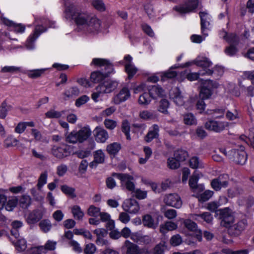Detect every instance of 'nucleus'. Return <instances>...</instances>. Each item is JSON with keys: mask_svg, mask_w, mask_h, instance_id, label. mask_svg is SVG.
<instances>
[{"mask_svg": "<svg viewBox=\"0 0 254 254\" xmlns=\"http://www.w3.org/2000/svg\"><path fill=\"white\" fill-rule=\"evenodd\" d=\"M65 17L66 19H74L78 26H83L84 30L88 33L98 31L101 26V21L96 17L91 16L87 12L80 9L68 6L65 10Z\"/></svg>", "mask_w": 254, "mask_h": 254, "instance_id": "f257e3e1", "label": "nucleus"}, {"mask_svg": "<svg viewBox=\"0 0 254 254\" xmlns=\"http://www.w3.org/2000/svg\"><path fill=\"white\" fill-rule=\"evenodd\" d=\"M91 64L101 68V71H95L91 74L90 79L94 83L101 82L114 72L113 65L108 60L94 58L92 60Z\"/></svg>", "mask_w": 254, "mask_h": 254, "instance_id": "f03ea898", "label": "nucleus"}, {"mask_svg": "<svg viewBox=\"0 0 254 254\" xmlns=\"http://www.w3.org/2000/svg\"><path fill=\"white\" fill-rule=\"evenodd\" d=\"M40 20L41 21L40 23L41 25L36 26L34 33L31 35L27 40L26 45L28 49L31 50L34 48L35 41L41 33L46 31L47 29L44 26L48 24L49 27H54L53 26L54 22L45 18L40 19Z\"/></svg>", "mask_w": 254, "mask_h": 254, "instance_id": "7ed1b4c3", "label": "nucleus"}, {"mask_svg": "<svg viewBox=\"0 0 254 254\" xmlns=\"http://www.w3.org/2000/svg\"><path fill=\"white\" fill-rule=\"evenodd\" d=\"M228 158L237 164L244 165L247 160L245 147L241 146L239 149H233L228 151Z\"/></svg>", "mask_w": 254, "mask_h": 254, "instance_id": "20e7f679", "label": "nucleus"}, {"mask_svg": "<svg viewBox=\"0 0 254 254\" xmlns=\"http://www.w3.org/2000/svg\"><path fill=\"white\" fill-rule=\"evenodd\" d=\"M195 64L200 67L199 70V74L201 76L211 75L213 73L212 69L210 67L212 65V63L206 57H197L194 61Z\"/></svg>", "mask_w": 254, "mask_h": 254, "instance_id": "39448f33", "label": "nucleus"}, {"mask_svg": "<svg viewBox=\"0 0 254 254\" xmlns=\"http://www.w3.org/2000/svg\"><path fill=\"white\" fill-rule=\"evenodd\" d=\"M112 176L121 181L122 186L125 187L129 191H133L135 189V185L133 182V177L127 174L112 173Z\"/></svg>", "mask_w": 254, "mask_h": 254, "instance_id": "423d86ee", "label": "nucleus"}, {"mask_svg": "<svg viewBox=\"0 0 254 254\" xmlns=\"http://www.w3.org/2000/svg\"><path fill=\"white\" fill-rule=\"evenodd\" d=\"M219 219L221 220V226L226 228L233 224L235 221L234 214L232 210L228 208L220 210Z\"/></svg>", "mask_w": 254, "mask_h": 254, "instance_id": "0eeeda50", "label": "nucleus"}, {"mask_svg": "<svg viewBox=\"0 0 254 254\" xmlns=\"http://www.w3.org/2000/svg\"><path fill=\"white\" fill-rule=\"evenodd\" d=\"M217 83L212 80H206L203 83L200 91L199 96L202 99H208L212 95L214 88H217Z\"/></svg>", "mask_w": 254, "mask_h": 254, "instance_id": "6e6552de", "label": "nucleus"}, {"mask_svg": "<svg viewBox=\"0 0 254 254\" xmlns=\"http://www.w3.org/2000/svg\"><path fill=\"white\" fill-rule=\"evenodd\" d=\"M230 177L227 174H223L213 179L211 182V187L216 191H219L222 188L228 187Z\"/></svg>", "mask_w": 254, "mask_h": 254, "instance_id": "1a4fd4ad", "label": "nucleus"}, {"mask_svg": "<svg viewBox=\"0 0 254 254\" xmlns=\"http://www.w3.org/2000/svg\"><path fill=\"white\" fill-rule=\"evenodd\" d=\"M247 225V221L243 219L236 224H231L228 228V233L232 237H238L241 234Z\"/></svg>", "mask_w": 254, "mask_h": 254, "instance_id": "9d476101", "label": "nucleus"}, {"mask_svg": "<svg viewBox=\"0 0 254 254\" xmlns=\"http://www.w3.org/2000/svg\"><path fill=\"white\" fill-rule=\"evenodd\" d=\"M198 0H186L185 2L174 9L181 14H185L193 11L198 6Z\"/></svg>", "mask_w": 254, "mask_h": 254, "instance_id": "9b49d317", "label": "nucleus"}, {"mask_svg": "<svg viewBox=\"0 0 254 254\" xmlns=\"http://www.w3.org/2000/svg\"><path fill=\"white\" fill-rule=\"evenodd\" d=\"M51 153L56 157L61 159L69 155L70 151L69 146L63 144L61 146L53 145Z\"/></svg>", "mask_w": 254, "mask_h": 254, "instance_id": "f8f14e48", "label": "nucleus"}, {"mask_svg": "<svg viewBox=\"0 0 254 254\" xmlns=\"http://www.w3.org/2000/svg\"><path fill=\"white\" fill-rule=\"evenodd\" d=\"M122 207L125 212L132 214L137 213L140 209L138 202L134 199H126L124 202Z\"/></svg>", "mask_w": 254, "mask_h": 254, "instance_id": "ddd939ff", "label": "nucleus"}, {"mask_svg": "<svg viewBox=\"0 0 254 254\" xmlns=\"http://www.w3.org/2000/svg\"><path fill=\"white\" fill-rule=\"evenodd\" d=\"M119 83L115 80H107L98 86L100 92L104 94L110 93L114 91L118 87Z\"/></svg>", "mask_w": 254, "mask_h": 254, "instance_id": "4468645a", "label": "nucleus"}, {"mask_svg": "<svg viewBox=\"0 0 254 254\" xmlns=\"http://www.w3.org/2000/svg\"><path fill=\"white\" fill-rule=\"evenodd\" d=\"M164 202L166 205L177 208L181 207L182 204L180 197L176 193H170L166 195L164 198Z\"/></svg>", "mask_w": 254, "mask_h": 254, "instance_id": "2eb2a0df", "label": "nucleus"}, {"mask_svg": "<svg viewBox=\"0 0 254 254\" xmlns=\"http://www.w3.org/2000/svg\"><path fill=\"white\" fill-rule=\"evenodd\" d=\"M226 124L222 122H218L214 120H209L205 124V128L209 130L215 132H220L225 127Z\"/></svg>", "mask_w": 254, "mask_h": 254, "instance_id": "dca6fc26", "label": "nucleus"}, {"mask_svg": "<svg viewBox=\"0 0 254 254\" xmlns=\"http://www.w3.org/2000/svg\"><path fill=\"white\" fill-rule=\"evenodd\" d=\"M130 97L129 90L126 87H123L113 98L114 103L119 105L121 103L126 101Z\"/></svg>", "mask_w": 254, "mask_h": 254, "instance_id": "f3484780", "label": "nucleus"}, {"mask_svg": "<svg viewBox=\"0 0 254 254\" xmlns=\"http://www.w3.org/2000/svg\"><path fill=\"white\" fill-rule=\"evenodd\" d=\"M94 132L95 140L98 142L104 143L109 138L107 131L101 127H97Z\"/></svg>", "mask_w": 254, "mask_h": 254, "instance_id": "a211bd4d", "label": "nucleus"}, {"mask_svg": "<svg viewBox=\"0 0 254 254\" xmlns=\"http://www.w3.org/2000/svg\"><path fill=\"white\" fill-rule=\"evenodd\" d=\"M42 217V212L39 209H35L29 213L26 222L28 224H34L39 222Z\"/></svg>", "mask_w": 254, "mask_h": 254, "instance_id": "6ab92c4d", "label": "nucleus"}, {"mask_svg": "<svg viewBox=\"0 0 254 254\" xmlns=\"http://www.w3.org/2000/svg\"><path fill=\"white\" fill-rule=\"evenodd\" d=\"M94 160L89 164L90 167L96 168L98 164H102L105 161V154L102 150H98L94 152Z\"/></svg>", "mask_w": 254, "mask_h": 254, "instance_id": "aec40b11", "label": "nucleus"}, {"mask_svg": "<svg viewBox=\"0 0 254 254\" xmlns=\"http://www.w3.org/2000/svg\"><path fill=\"white\" fill-rule=\"evenodd\" d=\"M7 238L11 242L18 252L24 251L27 248V242L24 239H20L17 241L13 240L9 235H7Z\"/></svg>", "mask_w": 254, "mask_h": 254, "instance_id": "412c9836", "label": "nucleus"}, {"mask_svg": "<svg viewBox=\"0 0 254 254\" xmlns=\"http://www.w3.org/2000/svg\"><path fill=\"white\" fill-rule=\"evenodd\" d=\"M149 95L152 99H156L163 96V90L158 85L149 86L148 88Z\"/></svg>", "mask_w": 254, "mask_h": 254, "instance_id": "4be33fe9", "label": "nucleus"}, {"mask_svg": "<svg viewBox=\"0 0 254 254\" xmlns=\"http://www.w3.org/2000/svg\"><path fill=\"white\" fill-rule=\"evenodd\" d=\"M123 249L125 250L126 254H137L139 246L129 240H126Z\"/></svg>", "mask_w": 254, "mask_h": 254, "instance_id": "5701e85b", "label": "nucleus"}, {"mask_svg": "<svg viewBox=\"0 0 254 254\" xmlns=\"http://www.w3.org/2000/svg\"><path fill=\"white\" fill-rule=\"evenodd\" d=\"M142 223L144 226L152 229H155L158 225V222H155L149 214H146L143 216Z\"/></svg>", "mask_w": 254, "mask_h": 254, "instance_id": "b1692460", "label": "nucleus"}, {"mask_svg": "<svg viewBox=\"0 0 254 254\" xmlns=\"http://www.w3.org/2000/svg\"><path fill=\"white\" fill-rule=\"evenodd\" d=\"M80 143L86 140L91 134V130L88 127H84L77 131Z\"/></svg>", "mask_w": 254, "mask_h": 254, "instance_id": "393cba45", "label": "nucleus"}, {"mask_svg": "<svg viewBox=\"0 0 254 254\" xmlns=\"http://www.w3.org/2000/svg\"><path fill=\"white\" fill-rule=\"evenodd\" d=\"M177 228V225L173 222L167 221L165 224H162L160 226V232L163 234H165L168 231H173Z\"/></svg>", "mask_w": 254, "mask_h": 254, "instance_id": "a878e982", "label": "nucleus"}, {"mask_svg": "<svg viewBox=\"0 0 254 254\" xmlns=\"http://www.w3.org/2000/svg\"><path fill=\"white\" fill-rule=\"evenodd\" d=\"M173 95L174 96L172 97V98L177 105L182 106L184 104V97L181 95V91L178 88L174 89Z\"/></svg>", "mask_w": 254, "mask_h": 254, "instance_id": "bb28decb", "label": "nucleus"}, {"mask_svg": "<svg viewBox=\"0 0 254 254\" xmlns=\"http://www.w3.org/2000/svg\"><path fill=\"white\" fill-rule=\"evenodd\" d=\"M159 132V127L157 125L153 126V129L149 130L145 137L146 142H149L153 139L158 137Z\"/></svg>", "mask_w": 254, "mask_h": 254, "instance_id": "cd10ccee", "label": "nucleus"}, {"mask_svg": "<svg viewBox=\"0 0 254 254\" xmlns=\"http://www.w3.org/2000/svg\"><path fill=\"white\" fill-rule=\"evenodd\" d=\"M65 113L64 110L58 111L54 109H51L45 113V116L48 119H60L63 115L65 114Z\"/></svg>", "mask_w": 254, "mask_h": 254, "instance_id": "c85d7f7f", "label": "nucleus"}, {"mask_svg": "<svg viewBox=\"0 0 254 254\" xmlns=\"http://www.w3.org/2000/svg\"><path fill=\"white\" fill-rule=\"evenodd\" d=\"M65 141L68 143L72 144H75L77 142L80 143V140L77 131L73 130L68 134L66 135Z\"/></svg>", "mask_w": 254, "mask_h": 254, "instance_id": "c756f323", "label": "nucleus"}, {"mask_svg": "<svg viewBox=\"0 0 254 254\" xmlns=\"http://www.w3.org/2000/svg\"><path fill=\"white\" fill-rule=\"evenodd\" d=\"M193 218L195 220H197V217H200L209 224H212L213 220L212 215L208 212H205L200 214H195Z\"/></svg>", "mask_w": 254, "mask_h": 254, "instance_id": "7c9ffc66", "label": "nucleus"}, {"mask_svg": "<svg viewBox=\"0 0 254 254\" xmlns=\"http://www.w3.org/2000/svg\"><path fill=\"white\" fill-rule=\"evenodd\" d=\"M183 120L185 124L189 126L196 125L197 120L195 116L191 113L185 114L183 116Z\"/></svg>", "mask_w": 254, "mask_h": 254, "instance_id": "2f4dec72", "label": "nucleus"}, {"mask_svg": "<svg viewBox=\"0 0 254 254\" xmlns=\"http://www.w3.org/2000/svg\"><path fill=\"white\" fill-rule=\"evenodd\" d=\"M190 65V63H186L185 64H184V65H179H179H177V66L174 65V66L171 67L170 68V69L168 70V71L165 72L164 73L163 77H166L167 78H174L177 76V73L176 71L172 70L173 69L177 68H178L179 67H184L186 66H188Z\"/></svg>", "mask_w": 254, "mask_h": 254, "instance_id": "473e14b6", "label": "nucleus"}, {"mask_svg": "<svg viewBox=\"0 0 254 254\" xmlns=\"http://www.w3.org/2000/svg\"><path fill=\"white\" fill-rule=\"evenodd\" d=\"M121 148V145L119 143L114 142L108 145L107 147L106 150L108 153L110 155H115L117 154Z\"/></svg>", "mask_w": 254, "mask_h": 254, "instance_id": "72a5a7b5", "label": "nucleus"}, {"mask_svg": "<svg viewBox=\"0 0 254 254\" xmlns=\"http://www.w3.org/2000/svg\"><path fill=\"white\" fill-rule=\"evenodd\" d=\"M39 226L41 230L44 233L50 231L52 227V223L49 219L42 220L39 223Z\"/></svg>", "mask_w": 254, "mask_h": 254, "instance_id": "f704fd0d", "label": "nucleus"}, {"mask_svg": "<svg viewBox=\"0 0 254 254\" xmlns=\"http://www.w3.org/2000/svg\"><path fill=\"white\" fill-rule=\"evenodd\" d=\"M11 107L7 104L5 101H4L0 106V119H4L6 118L7 112L10 110Z\"/></svg>", "mask_w": 254, "mask_h": 254, "instance_id": "c9c22d12", "label": "nucleus"}, {"mask_svg": "<svg viewBox=\"0 0 254 254\" xmlns=\"http://www.w3.org/2000/svg\"><path fill=\"white\" fill-rule=\"evenodd\" d=\"M5 24L12 27L13 30L17 33H23L25 29V26L21 24H15L9 20L6 21Z\"/></svg>", "mask_w": 254, "mask_h": 254, "instance_id": "e433bc0d", "label": "nucleus"}, {"mask_svg": "<svg viewBox=\"0 0 254 254\" xmlns=\"http://www.w3.org/2000/svg\"><path fill=\"white\" fill-rule=\"evenodd\" d=\"M71 213L73 217L78 220H81L84 216V213L78 205H74L71 208Z\"/></svg>", "mask_w": 254, "mask_h": 254, "instance_id": "4c0bfd02", "label": "nucleus"}, {"mask_svg": "<svg viewBox=\"0 0 254 254\" xmlns=\"http://www.w3.org/2000/svg\"><path fill=\"white\" fill-rule=\"evenodd\" d=\"M125 70L129 79H131L137 71V69L131 63H126Z\"/></svg>", "mask_w": 254, "mask_h": 254, "instance_id": "58836bf2", "label": "nucleus"}, {"mask_svg": "<svg viewBox=\"0 0 254 254\" xmlns=\"http://www.w3.org/2000/svg\"><path fill=\"white\" fill-rule=\"evenodd\" d=\"M188 156V152L182 149H178L174 152V156L180 162L185 161Z\"/></svg>", "mask_w": 254, "mask_h": 254, "instance_id": "ea45409f", "label": "nucleus"}, {"mask_svg": "<svg viewBox=\"0 0 254 254\" xmlns=\"http://www.w3.org/2000/svg\"><path fill=\"white\" fill-rule=\"evenodd\" d=\"M199 174L195 171L189 180V186L192 189H196L197 187V182L199 179Z\"/></svg>", "mask_w": 254, "mask_h": 254, "instance_id": "a19ab883", "label": "nucleus"}, {"mask_svg": "<svg viewBox=\"0 0 254 254\" xmlns=\"http://www.w3.org/2000/svg\"><path fill=\"white\" fill-rule=\"evenodd\" d=\"M61 190L64 194L70 196L72 198H74L76 196L75 193V190L73 188L68 187L67 185H63L61 186Z\"/></svg>", "mask_w": 254, "mask_h": 254, "instance_id": "79ce46f5", "label": "nucleus"}, {"mask_svg": "<svg viewBox=\"0 0 254 254\" xmlns=\"http://www.w3.org/2000/svg\"><path fill=\"white\" fill-rule=\"evenodd\" d=\"M130 128L129 122L127 120L124 121L122 125V130L126 136L127 139L129 140H131L129 134Z\"/></svg>", "mask_w": 254, "mask_h": 254, "instance_id": "37998d69", "label": "nucleus"}, {"mask_svg": "<svg viewBox=\"0 0 254 254\" xmlns=\"http://www.w3.org/2000/svg\"><path fill=\"white\" fill-rule=\"evenodd\" d=\"M167 248V246L165 242L162 241L155 246L153 249L154 254H163L165 250Z\"/></svg>", "mask_w": 254, "mask_h": 254, "instance_id": "c03bdc74", "label": "nucleus"}, {"mask_svg": "<svg viewBox=\"0 0 254 254\" xmlns=\"http://www.w3.org/2000/svg\"><path fill=\"white\" fill-rule=\"evenodd\" d=\"M18 142V140L14 138L13 136L10 135L7 137L4 140V145L6 148L12 146H16Z\"/></svg>", "mask_w": 254, "mask_h": 254, "instance_id": "a18cd8bd", "label": "nucleus"}, {"mask_svg": "<svg viewBox=\"0 0 254 254\" xmlns=\"http://www.w3.org/2000/svg\"><path fill=\"white\" fill-rule=\"evenodd\" d=\"M151 100V98L150 97L149 93L144 92L140 95L138 99V103L141 105H146L150 103Z\"/></svg>", "mask_w": 254, "mask_h": 254, "instance_id": "49530a36", "label": "nucleus"}, {"mask_svg": "<svg viewBox=\"0 0 254 254\" xmlns=\"http://www.w3.org/2000/svg\"><path fill=\"white\" fill-rule=\"evenodd\" d=\"M226 41L229 43L230 45L236 46L239 43V38L237 35L231 33L228 35Z\"/></svg>", "mask_w": 254, "mask_h": 254, "instance_id": "de8ad7c7", "label": "nucleus"}, {"mask_svg": "<svg viewBox=\"0 0 254 254\" xmlns=\"http://www.w3.org/2000/svg\"><path fill=\"white\" fill-rule=\"evenodd\" d=\"M20 206L24 209L28 208L31 204V198L29 195H24L20 199Z\"/></svg>", "mask_w": 254, "mask_h": 254, "instance_id": "09e8293b", "label": "nucleus"}, {"mask_svg": "<svg viewBox=\"0 0 254 254\" xmlns=\"http://www.w3.org/2000/svg\"><path fill=\"white\" fill-rule=\"evenodd\" d=\"M100 213V208L93 205L89 206L87 211V213L89 216L94 217L99 216Z\"/></svg>", "mask_w": 254, "mask_h": 254, "instance_id": "8fccbe9b", "label": "nucleus"}, {"mask_svg": "<svg viewBox=\"0 0 254 254\" xmlns=\"http://www.w3.org/2000/svg\"><path fill=\"white\" fill-rule=\"evenodd\" d=\"M190 166L193 169L202 168L203 165L197 157H193L190 160Z\"/></svg>", "mask_w": 254, "mask_h": 254, "instance_id": "3c124183", "label": "nucleus"}, {"mask_svg": "<svg viewBox=\"0 0 254 254\" xmlns=\"http://www.w3.org/2000/svg\"><path fill=\"white\" fill-rule=\"evenodd\" d=\"M185 226L190 231L195 232L197 230V224L190 219H186L184 221Z\"/></svg>", "mask_w": 254, "mask_h": 254, "instance_id": "603ef678", "label": "nucleus"}, {"mask_svg": "<svg viewBox=\"0 0 254 254\" xmlns=\"http://www.w3.org/2000/svg\"><path fill=\"white\" fill-rule=\"evenodd\" d=\"M146 128L144 124L135 123L132 125V130L133 132L142 134Z\"/></svg>", "mask_w": 254, "mask_h": 254, "instance_id": "864d4df0", "label": "nucleus"}, {"mask_svg": "<svg viewBox=\"0 0 254 254\" xmlns=\"http://www.w3.org/2000/svg\"><path fill=\"white\" fill-rule=\"evenodd\" d=\"M139 117L143 120H148L155 118V116L153 112L144 110L140 112Z\"/></svg>", "mask_w": 254, "mask_h": 254, "instance_id": "5fc2aeb1", "label": "nucleus"}, {"mask_svg": "<svg viewBox=\"0 0 254 254\" xmlns=\"http://www.w3.org/2000/svg\"><path fill=\"white\" fill-rule=\"evenodd\" d=\"M180 162L175 157L169 158L167 162L168 166L171 169H177L180 166Z\"/></svg>", "mask_w": 254, "mask_h": 254, "instance_id": "6e6d98bb", "label": "nucleus"}, {"mask_svg": "<svg viewBox=\"0 0 254 254\" xmlns=\"http://www.w3.org/2000/svg\"><path fill=\"white\" fill-rule=\"evenodd\" d=\"M79 90L76 87H73L65 91L64 95L67 98H71L78 96L79 94Z\"/></svg>", "mask_w": 254, "mask_h": 254, "instance_id": "4d7b16f0", "label": "nucleus"}, {"mask_svg": "<svg viewBox=\"0 0 254 254\" xmlns=\"http://www.w3.org/2000/svg\"><path fill=\"white\" fill-rule=\"evenodd\" d=\"M169 106V103L166 99H162L160 102L158 111L164 114H168L167 109Z\"/></svg>", "mask_w": 254, "mask_h": 254, "instance_id": "13d9d810", "label": "nucleus"}, {"mask_svg": "<svg viewBox=\"0 0 254 254\" xmlns=\"http://www.w3.org/2000/svg\"><path fill=\"white\" fill-rule=\"evenodd\" d=\"M57 246V242L54 241L48 240L47 241L44 246H43V248L44 249L45 254L48 251H54L55 250Z\"/></svg>", "mask_w": 254, "mask_h": 254, "instance_id": "bf43d9fd", "label": "nucleus"}, {"mask_svg": "<svg viewBox=\"0 0 254 254\" xmlns=\"http://www.w3.org/2000/svg\"><path fill=\"white\" fill-rule=\"evenodd\" d=\"M48 174L46 172L42 173L39 179L37 186L39 190H40L43 186L47 183Z\"/></svg>", "mask_w": 254, "mask_h": 254, "instance_id": "052dcab7", "label": "nucleus"}, {"mask_svg": "<svg viewBox=\"0 0 254 254\" xmlns=\"http://www.w3.org/2000/svg\"><path fill=\"white\" fill-rule=\"evenodd\" d=\"M68 245L72 247V250L76 253L80 254L83 251L80 244L75 240L70 241L68 242Z\"/></svg>", "mask_w": 254, "mask_h": 254, "instance_id": "680f3d73", "label": "nucleus"}, {"mask_svg": "<svg viewBox=\"0 0 254 254\" xmlns=\"http://www.w3.org/2000/svg\"><path fill=\"white\" fill-rule=\"evenodd\" d=\"M96 247L93 243L85 245L83 250L84 254H94L96 251Z\"/></svg>", "mask_w": 254, "mask_h": 254, "instance_id": "e2e57ef3", "label": "nucleus"}, {"mask_svg": "<svg viewBox=\"0 0 254 254\" xmlns=\"http://www.w3.org/2000/svg\"><path fill=\"white\" fill-rule=\"evenodd\" d=\"M113 177H114L112 174L111 176L106 178L105 181L107 188L110 190L114 189L117 186L116 182Z\"/></svg>", "mask_w": 254, "mask_h": 254, "instance_id": "0e129e2a", "label": "nucleus"}, {"mask_svg": "<svg viewBox=\"0 0 254 254\" xmlns=\"http://www.w3.org/2000/svg\"><path fill=\"white\" fill-rule=\"evenodd\" d=\"M46 69H34L30 71L28 73V76L32 78H36L40 77L44 73Z\"/></svg>", "mask_w": 254, "mask_h": 254, "instance_id": "69168bd1", "label": "nucleus"}, {"mask_svg": "<svg viewBox=\"0 0 254 254\" xmlns=\"http://www.w3.org/2000/svg\"><path fill=\"white\" fill-rule=\"evenodd\" d=\"M27 254H45L43 246L32 247L28 250Z\"/></svg>", "mask_w": 254, "mask_h": 254, "instance_id": "338daca9", "label": "nucleus"}, {"mask_svg": "<svg viewBox=\"0 0 254 254\" xmlns=\"http://www.w3.org/2000/svg\"><path fill=\"white\" fill-rule=\"evenodd\" d=\"M92 5L98 10L103 11L105 10V6L102 0H93Z\"/></svg>", "mask_w": 254, "mask_h": 254, "instance_id": "774afa93", "label": "nucleus"}]
</instances>
